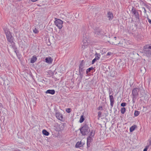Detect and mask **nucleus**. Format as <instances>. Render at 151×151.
Returning <instances> with one entry per match:
<instances>
[{"instance_id":"obj_27","label":"nucleus","mask_w":151,"mask_h":151,"mask_svg":"<svg viewBox=\"0 0 151 151\" xmlns=\"http://www.w3.org/2000/svg\"><path fill=\"white\" fill-rule=\"evenodd\" d=\"M33 32L34 33H35V34L37 33H38V31L37 30V29L36 28H35L33 29Z\"/></svg>"},{"instance_id":"obj_3","label":"nucleus","mask_w":151,"mask_h":151,"mask_svg":"<svg viewBox=\"0 0 151 151\" xmlns=\"http://www.w3.org/2000/svg\"><path fill=\"white\" fill-rule=\"evenodd\" d=\"M94 134L95 131L93 130H91L89 136L87 138V145L88 148L90 146V143L92 141L93 138L94 137Z\"/></svg>"},{"instance_id":"obj_40","label":"nucleus","mask_w":151,"mask_h":151,"mask_svg":"<svg viewBox=\"0 0 151 151\" xmlns=\"http://www.w3.org/2000/svg\"><path fill=\"white\" fill-rule=\"evenodd\" d=\"M37 0H31L32 1L34 2H35V1H37Z\"/></svg>"},{"instance_id":"obj_4","label":"nucleus","mask_w":151,"mask_h":151,"mask_svg":"<svg viewBox=\"0 0 151 151\" xmlns=\"http://www.w3.org/2000/svg\"><path fill=\"white\" fill-rule=\"evenodd\" d=\"M138 10H136L134 7H132L131 12L132 14V17H134L136 20H139V15L138 12Z\"/></svg>"},{"instance_id":"obj_16","label":"nucleus","mask_w":151,"mask_h":151,"mask_svg":"<svg viewBox=\"0 0 151 151\" xmlns=\"http://www.w3.org/2000/svg\"><path fill=\"white\" fill-rule=\"evenodd\" d=\"M83 145V144H82L81 142H77L76 145V148H78L82 147Z\"/></svg>"},{"instance_id":"obj_33","label":"nucleus","mask_w":151,"mask_h":151,"mask_svg":"<svg viewBox=\"0 0 151 151\" xmlns=\"http://www.w3.org/2000/svg\"><path fill=\"white\" fill-rule=\"evenodd\" d=\"M98 117L99 118L101 117V111H99L98 112Z\"/></svg>"},{"instance_id":"obj_32","label":"nucleus","mask_w":151,"mask_h":151,"mask_svg":"<svg viewBox=\"0 0 151 151\" xmlns=\"http://www.w3.org/2000/svg\"><path fill=\"white\" fill-rule=\"evenodd\" d=\"M149 147L148 146H146L145 149L143 150V151H147V149Z\"/></svg>"},{"instance_id":"obj_20","label":"nucleus","mask_w":151,"mask_h":151,"mask_svg":"<svg viewBox=\"0 0 151 151\" xmlns=\"http://www.w3.org/2000/svg\"><path fill=\"white\" fill-rule=\"evenodd\" d=\"M125 111L126 109L124 107L122 108L120 110L122 114H124L125 112Z\"/></svg>"},{"instance_id":"obj_17","label":"nucleus","mask_w":151,"mask_h":151,"mask_svg":"<svg viewBox=\"0 0 151 151\" xmlns=\"http://www.w3.org/2000/svg\"><path fill=\"white\" fill-rule=\"evenodd\" d=\"M95 55L96 56L95 58L96 60H99V59L100 56H101L100 54L99 53H98L96 52L95 53Z\"/></svg>"},{"instance_id":"obj_34","label":"nucleus","mask_w":151,"mask_h":151,"mask_svg":"<svg viewBox=\"0 0 151 151\" xmlns=\"http://www.w3.org/2000/svg\"><path fill=\"white\" fill-rule=\"evenodd\" d=\"M98 110H102V107L101 106H99L98 109Z\"/></svg>"},{"instance_id":"obj_5","label":"nucleus","mask_w":151,"mask_h":151,"mask_svg":"<svg viewBox=\"0 0 151 151\" xmlns=\"http://www.w3.org/2000/svg\"><path fill=\"white\" fill-rule=\"evenodd\" d=\"M55 21L54 22L55 25L59 29H61L63 27V21L60 19L55 18Z\"/></svg>"},{"instance_id":"obj_24","label":"nucleus","mask_w":151,"mask_h":151,"mask_svg":"<svg viewBox=\"0 0 151 151\" xmlns=\"http://www.w3.org/2000/svg\"><path fill=\"white\" fill-rule=\"evenodd\" d=\"M84 68H79V72L80 75L82 73V72L84 70Z\"/></svg>"},{"instance_id":"obj_22","label":"nucleus","mask_w":151,"mask_h":151,"mask_svg":"<svg viewBox=\"0 0 151 151\" xmlns=\"http://www.w3.org/2000/svg\"><path fill=\"white\" fill-rule=\"evenodd\" d=\"M93 69V68L91 67L89 68L86 70V72L87 74H88V73L90 72L91 70Z\"/></svg>"},{"instance_id":"obj_35","label":"nucleus","mask_w":151,"mask_h":151,"mask_svg":"<svg viewBox=\"0 0 151 151\" xmlns=\"http://www.w3.org/2000/svg\"><path fill=\"white\" fill-rule=\"evenodd\" d=\"M137 95H133L132 99H135L137 98Z\"/></svg>"},{"instance_id":"obj_2","label":"nucleus","mask_w":151,"mask_h":151,"mask_svg":"<svg viewBox=\"0 0 151 151\" xmlns=\"http://www.w3.org/2000/svg\"><path fill=\"white\" fill-rule=\"evenodd\" d=\"M144 52L146 56H151V44L145 45L143 47Z\"/></svg>"},{"instance_id":"obj_7","label":"nucleus","mask_w":151,"mask_h":151,"mask_svg":"<svg viewBox=\"0 0 151 151\" xmlns=\"http://www.w3.org/2000/svg\"><path fill=\"white\" fill-rule=\"evenodd\" d=\"M87 40V38H85L82 41V48L83 50L88 45V42Z\"/></svg>"},{"instance_id":"obj_28","label":"nucleus","mask_w":151,"mask_h":151,"mask_svg":"<svg viewBox=\"0 0 151 151\" xmlns=\"http://www.w3.org/2000/svg\"><path fill=\"white\" fill-rule=\"evenodd\" d=\"M71 109L70 108H68L66 110V111L68 113H69L71 112Z\"/></svg>"},{"instance_id":"obj_12","label":"nucleus","mask_w":151,"mask_h":151,"mask_svg":"<svg viewBox=\"0 0 151 151\" xmlns=\"http://www.w3.org/2000/svg\"><path fill=\"white\" fill-rule=\"evenodd\" d=\"M107 17L109 20H111L113 18V14L112 12H109L107 13Z\"/></svg>"},{"instance_id":"obj_30","label":"nucleus","mask_w":151,"mask_h":151,"mask_svg":"<svg viewBox=\"0 0 151 151\" xmlns=\"http://www.w3.org/2000/svg\"><path fill=\"white\" fill-rule=\"evenodd\" d=\"M126 105V103L125 102H123L121 103V106L122 107L125 106Z\"/></svg>"},{"instance_id":"obj_11","label":"nucleus","mask_w":151,"mask_h":151,"mask_svg":"<svg viewBox=\"0 0 151 151\" xmlns=\"http://www.w3.org/2000/svg\"><path fill=\"white\" fill-rule=\"evenodd\" d=\"M109 97L110 102V105L112 107L113 106L114 102V98L112 95H110Z\"/></svg>"},{"instance_id":"obj_37","label":"nucleus","mask_w":151,"mask_h":151,"mask_svg":"<svg viewBox=\"0 0 151 151\" xmlns=\"http://www.w3.org/2000/svg\"><path fill=\"white\" fill-rule=\"evenodd\" d=\"M111 54H112V53L111 52H109L107 53V54H106V55L107 56L110 55Z\"/></svg>"},{"instance_id":"obj_25","label":"nucleus","mask_w":151,"mask_h":151,"mask_svg":"<svg viewBox=\"0 0 151 151\" xmlns=\"http://www.w3.org/2000/svg\"><path fill=\"white\" fill-rule=\"evenodd\" d=\"M139 114V111H135L134 113V115L135 116H137Z\"/></svg>"},{"instance_id":"obj_15","label":"nucleus","mask_w":151,"mask_h":151,"mask_svg":"<svg viewBox=\"0 0 151 151\" xmlns=\"http://www.w3.org/2000/svg\"><path fill=\"white\" fill-rule=\"evenodd\" d=\"M37 60V58L36 56H33L31 59L30 63H34Z\"/></svg>"},{"instance_id":"obj_31","label":"nucleus","mask_w":151,"mask_h":151,"mask_svg":"<svg viewBox=\"0 0 151 151\" xmlns=\"http://www.w3.org/2000/svg\"><path fill=\"white\" fill-rule=\"evenodd\" d=\"M147 18L148 20V22L150 24H151V19H150L148 17V16H147Z\"/></svg>"},{"instance_id":"obj_36","label":"nucleus","mask_w":151,"mask_h":151,"mask_svg":"<svg viewBox=\"0 0 151 151\" xmlns=\"http://www.w3.org/2000/svg\"><path fill=\"white\" fill-rule=\"evenodd\" d=\"M96 60L95 58H94L92 61V64H93Z\"/></svg>"},{"instance_id":"obj_10","label":"nucleus","mask_w":151,"mask_h":151,"mask_svg":"<svg viewBox=\"0 0 151 151\" xmlns=\"http://www.w3.org/2000/svg\"><path fill=\"white\" fill-rule=\"evenodd\" d=\"M139 91V89L137 88H135L133 89L132 91L133 95H138V92Z\"/></svg>"},{"instance_id":"obj_23","label":"nucleus","mask_w":151,"mask_h":151,"mask_svg":"<svg viewBox=\"0 0 151 151\" xmlns=\"http://www.w3.org/2000/svg\"><path fill=\"white\" fill-rule=\"evenodd\" d=\"M84 120V119L83 117V115L81 116L80 118V119L79 122L80 123H81L83 122Z\"/></svg>"},{"instance_id":"obj_14","label":"nucleus","mask_w":151,"mask_h":151,"mask_svg":"<svg viewBox=\"0 0 151 151\" xmlns=\"http://www.w3.org/2000/svg\"><path fill=\"white\" fill-rule=\"evenodd\" d=\"M12 47L14 50V52L16 53L17 56H18V54L19 53V51L17 50V48L15 47V44L14 45H11Z\"/></svg>"},{"instance_id":"obj_29","label":"nucleus","mask_w":151,"mask_h":151,"mask_svg":"<svg viewBox=\"0 0 151 151\" xmlns=\"http://www.w3.org/2000/svg\"><path fill=\"white\" fill-rule=\"evenodd\" d=\"M84 65L83 63H81L79 65V68H84Z\"/></svg>"},{"instance_id":"obj_19","label":"nucleus","mask_w":151,"mask_h":151,"mask_svg":"<svg viewBox=\"0 0 151 151\" xmlns=\"http://www.w3.org/2000/svg\"><path fill=\"white\" fill-rule=\"evenodd\" d=\"M148 142L147 145L151 148V137L148 139Z\"/></svg>"},{"instance_id":"obj_1","label":"nucleus","mask_w":151,"mask_h":151,"mask_svg":"<svg viewBox=\"0 0 151 151\" xmlns=\"http://www.w3.org/2000/svg\"><path fill=\"white\" fill-rule=\"evenodd\" d=\"M5 32L7 41L11 44V45H14L15 44L13 41L14 37L10 32L8 30H5Z\"/></svg>"},{"instance_id":"obj_42","label":"nucleus","mask_w":151,"mask_h":151,"mask_svg":"<svg viewBox=\"0 0 151 151\" xmlns=\"http://www.w3.org/2000/svg\"><path fill=\"white\" fill-rule=\"evenodd\" d=\"M114 38H116V37H114Z\"/></svg>"},{"instance_id":"obj_18","label":"nucleus","mask_w":151,"mask_h":151,"mask_svg":"<svg viewBox=\"0 0 151 151\" xmlns=\"http://www.w3.org/2000/svg\"><path fill=\"white\" fill-rule=\"evenodd\" d=\"M42 132L43 134L45 136H48L49 134V133L45 129H43Z\"/></svg>"},{"instance_id":"obj_41","label":"nucleus","mask_w":151,"mask_h":151,"mask_svg":"<svg viewBox=\"0 0 151 151\" xmlns=\"http://www.w3.org/2000/svg\"><path fill=\"white\" fill-rule=\"evenodd\" d=\"M111 92H109V96L110 95H111Z\"/></svg>"},{"instance_id":"obj_13","label":"nucleus","mask_w":151,"mask_h":151,"mask_svg":"<svg viewBox=\"0 0 151 151\" xmlns=\"http://www.w3.org/2000/svg\"><path fill=\"white\" fill-rule=\"evenodd\" d=\"M46 93H49L52 95L54 94L55 93V91L54 90H48L46 92Z\"/></svg>"},{"instance_id":"obj_9","label":"nucleus","mask_w":151,"mask_h":151,"mask_svg":"<svg viewBox=\"0 0 151 151\" xmlns=\"http://www.w3.org/2000/svg\"><path fill=\"white\" fill-rule=\"evenodd\" d=\"M53 59L52 58L50 57H47L45 59V61L46 63L49 64H51L52 62Z\"/></svg>"},{"instance_id":"obj_39","label":"nucleus","mask_w":151,"mask_h":151,"mask_svg":"<svg viewBox=\"0 0 151 151\" xmlns=\"http://www.w3.org/2000/svg\"><path fill=\"white\" fill-rule=\"evenodd\" d=\"M136 101V99H132V101L134 103H135Z\"/></svg>"},{"instance_id":"obj_26","label":"nucleus","mask_w":151,"mask_h":151,"mask_svg":"<svg viewBox=\"0 0 151 151\" xmlns=\"http://www.w3.org/2000/svg\"><path fill=\"white\" fill-rule=\"evenodd\" d=\"M101 31H95L94 33L95 34H96L97 35H99L101 34Z\"/></svg>"},{"instance_id":"obj_38","label":"nucleus","mask_w":151,"mask_h":151,"mask_svg":"<svg viewBox=\"0 0 151 151\" xmlns=\"http://www.w3.org/2000/svg\"><path fill=\"white\" fill-rule=\"evenodd\" d=\"M142 9H143L144 10V12L145 13H146L147 11H146V10L145 8L144 7H143Z\"/></svg>"},{"instance_id":"obj_21","label":"nucleus","mask_w":151,"mask_h":151,"mask_svg":"<svg viewBox=\"0 0 151 151\" xmlns=\"http://www.w3.org/2000/svg\"><path fill=\"white\" fill-rule=\"evenodd\" d=\"M136 126V125H134L132 126L130 128V132H133L135 129V128Z\"/></svg>"},{"instance_id":"obj_6","label":"nucleus","mask_w":151,"mask_h":151,"mask_svg":"<svg viewBox=\"0 0 151 151\" xmlns=\"http://www.w3.org/2000/svg\"><path fill=\"white\" fill-rule=\"evenodd\" d=\"M89 127L87 124H85L80 129V131L83 135H85L88 133Z\"/></svg>"},{"instance_id":"obj_8","label":"nucleus","mask_w":151,"mask_h":151,"mask_svg":"<svg viewBox=\"0 0 151 151\" xmlns=\"http://www.w3.org/2000/svg\"><path fill=\"white\" fill-rule=\"evenodd\" d=\"M55 116L56 118L59 120L62 121L63 117L61 114L59 112H57L55 114Z\"/></svg>"}]
</instances>
